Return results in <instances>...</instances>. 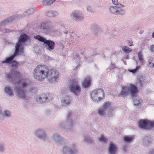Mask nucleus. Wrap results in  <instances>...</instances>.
<instances>
[{"label": "nucleus", "mask_w": 154, "mask_h": 154, "mask_svg": "<svg viewBox=\"0 0 154 154\" xmlns=\"http://www.w3.org/2000/svg\"><path fill=\"white\" fill-rule=\"evenodd\" d=\"M109 11L112 14L114 15H124L125 13L124 10L117 6H112L109 8Z\"/></svg>", "instance_id": "8"}, {"label": "nucleus", "mask_w": 154, "mask_h": 154, "mask_svg": "<svg viewBox=\"0 0 154 154\" xmlns=\"http://www.w3.org/2000/svg\"><path fill=\"white\" fill-rule=\"evenodd\" d=\"M5 116H10V112L8 110H6L5 111Z\"/></svg>", "instance_id": "36"}, {"label": "nucleus", "mask_w": 154, "mask_h": 154, "mask_svg": "<svg viewBox=\"0 0 154 154\" xmlns=\"http://www.w3.org/2000/svg\"><path fill=\"white\" fill-rule=\"evenodd\" d=\"M61 103L62 106H66L70 104V101L68 99H64L62 100Z\"/></svg>", "instance_id": "27"}, {"label": "nucleus", "mask_w": 154, "mask_h": 154, "mask_svg": "<svg viewBox=\"0 0 154 154\" xmlns=\"http://www.w3.org/2000/svg\"><path fill=\"white\" fill-rule=\"evenodd\" d=\"M150 50L151 51L154 52V45H152L151 46Z\"/></svg>", "instance_id": "41"}, {"label": "nucleus", "mask_w": 154, "mask_h": 154, "mask_svg": "<svg viewBox=\"0 0 154 154\" xmlns=\"http://www.w3.org/2000/svg\"><path fill=\"white\" fill-rule=\"evenodd\" d=\"M109 149L111 154H114L116 152L117 149L116 146L114 144H110Z\"/></svg>", "instance_id": "21"}, {"label": "nucleus", "mask_w": 154, "mask_h": 154, "mask_svg": "<svg viewBox=\"0 0 154 154\" xmlns=\"http://www.w3.org/2000/svg\"><path fill=\"white\" fill-rule=\"evenodd\" d=\"M152 37L153 38H154V31L152 33Z\"/></svg>", "instance_id": "49"}, {"label": "nucleus", "mask_w": 154, "mask_h": 154, "mask_svg": "<svg viewBox=\"0 0 154 154\" xmlns=\"http://www.w3.org/2000/svg\"><path fill=\"white\" fill-rule=\"evenodd\" d=\"M71 17L76 21H80L84 19V16L81 11L75 10L73 11L71 14Z\"/></svg>", "instance_id": "11"}, {"label": "nucleus", "mask_w": 154, "mask_h": 154, "mask_svg": "<svg viewBox=\"0 0 154 154\" xmlns=\"http://www.w3.org/2000/svg\"><path fill=\"white\" fill-rule=\"evenodd\" d=\"M56 0H43L42 4L44 5H49L53 3Z\"/></svg>", "instance_id": "23"}, {"label": "nucleus", "mask_w": 154, "mask_h": 154, "mask_svg": "<svg viewBox=\"0 0 154 154\" xmlns=\"http://www.w3.org/2000/svg\"><path fill=\"white\" fill-rule=\"evenodd\" d=\"M18 16V15L17 14L14 15L1 21L0 22V27L12 22Z\"/></svg>", "instance_id": "12"}, {"label": "nucleus", "mask_w": 154, "mask_h": 154, "mask_svg": "<svg viewBox=\"0 0 154 154\" xmlns=\"http://www.w3.org/2000/svg\"><path fill=\"white\" fill-rule=\"evenodd\" d=\"M34 11V10L33 8H30L26 11L23 13V15L25 16H27L30 15L33 13Z\"/></svg>", "instance_id": "26"}, {"label": "nucleus", "mask_w": 154, "mask_h": 154, "mask_svg": "<svg viewBox=\"0 0 154 154\" xmlns=\"http://www.w3.org/2000/svg\"><path fill=\"white\" fill-rule=\"evenodd\" d=\"M139 59L141 61L143 60V56L141 52L140 51L138 54Z\"/></svg>", "instance_id": "33"}, {"label": "nucleus", "mask_w": 154, "mask_h": 154, "mask_svg": "<svg viewBox=\"0 0 154 154\" xmlns=\"http://www.w3.org/2000/svg\"><path fill=\"white\" fill-rule=\"evenodd\" d=\"M12 65V70L6 75V78L11 83L17 85L21 84L22 87L24 88L28 86L29 82L25 79H21L20 72L14 70L17 67L18 63L13 60L10 63Z\"/></svg>", "instance_id": "1"}, {"label": "nucleus", "mask_w": 154, "mask_h": 154, "mask_svg": "<svg viewBox=\"0 0 154 154\" xmlns=\"http://www.w3.org/2000/svg\"><path fill=\"white\" fill-rule=\"evenodd\" d=\"M34 37L39 41L43 42L46 50L51 51L54 49L55 43L51 40H47L45 38L39 35L35 36Z\"/></svg>", "instance_id": "4"}, {"label": "nucleus", "mask_w": 154, "mask_h": 154, "mask_svg": "<svg viewBox=\"0 0 154 154\" xmlns=\"http://www.w3.org/2000/svg\"><path fill=\"white\" fill-rule=\"evenodd\" d=\"M17 92V95L19 96H25V92L21 88L18 87V86L14 88Z\"/></svg>", "instance_id": "20"}, {"label": "nucleus", "mask_w": 154, "mask_h": 154, "mask_svg": "<svg viewBox=\"0 0 154 154\" xmlns=\"http://www.w3.org/2000/svg\"><path fill=\"white\" fill-rule=\"evenodd\" d=\"M28 38V36L25 34H21L15 46V54L18 55L19 53H23L25 42Z\"/></svg>", "instance_id": "3"}, {"label": "nucleus", "mask_w": 154, "mask_h": 154, "mask_svg": "<svg viewBox=\"0 0 154 154\" xmlns=\"http://www.w3.org/2000/svg\"><path fill=\"white\" fill-rule=\"evenodd\" d=\"M45 14L48 16L54 17L57 16L59 14V12L56 11L50 10L46 12Z\"/></svg>", "instance_id": "19"}, {"label": "nucleus", "mask_w": 154, "mask_h": 154, "mask_svg": "<svg viewBox=\"0 0 154 154\" xmlns=\"http://www.w3.org/2000/svg\"><path fill=\"white\" fill-rule=\"evenodd\" d=\"M52 23L50 21H43L40 26V29H42L45 32L49 33L52 31Z\"/></svg>", "instance_id": "10"}, {"label": "nucleus", "mask_w": 154, "mask_h": 154, "mask_svg": "<svg viewBox=\"0 0 154 154\" xmlns=\"http://www.w3.org/2000/svg\"><path fill=\"white\" fill-rule=\"evenodd\" d=\"M50 95V94H49L48 93L46 94H45L44 95H45V96H49Z\"/></svg>", "instance_id": "43"}, {"label": "nucleus", "mask_w": 154, "mask_h": 154, "mask_svg": "<svg viewBox=\"0 0 154 154\" xmlns=\"http://www.w3.org/2000/svg\"><path fill=\"white\" fill-rule=\"evenodd\" d=\"M129 88L125 86H123L122 88V91L120 92L121 95L127 96L129 93Z\"/></svg>", "instance_id": "18"}, {"label": "nucleus", "mask_w": 154, "mask_h": 154, "mask_svg": "<svg viewBox=\"0 0 154 154\" xmlns=\"http://www.w3.org/2000/svg\"><path fill=\"white\" fill-rule=\"evenodd\" d=\"M122 50L125 52L126 53L130 52L132 51V50L129 48L128 47L126 46H125L123 47L122 48Z\"/></svg>", "instance_id": "28"}, {"label": "nucleus", "mask_w": 154, "mask_h": 154, "mask_svg": "<svg viewBox=\"0 0 154 154\" xmlns=\"http://www.w3.org/2000/svg\"><path fill=\"white\" fill-rule=\"evenodd\" d=\"M119 5L121 7H125V6L124 5L121 4L120 3Z\"/></svg>", "instance_id": "45"}, {"label": "nucleus", "mask_w": 154, "mask_h": 154, "mask_svg": "<svg viewBox=\"0 0 154 154\" xmlns=\"http://www.w3.org/2000/svg\"><path fill=\"white\" fill-rule=\"evenodd\" d=\"M112 3L116 6L119 5L120 3L118 2V0H112Z\"/></svg>", "instance_id": "32"}, {"label": "nucleus", "mask_w": 154, "mask_h": 154, "mask_svg": "<svg viewBox=\"0 0 154 154\" xmlns=\"http://www.w3.org/2000/svg\"><path fill=\"white\" fill-rule=\"evenodd\" d=\"M43 135H42V136H39V137H42L43 136H45V133H43Z\"/></svg>", "instance_id": "47"}, {"label": "nucleus", "mask_w": 154, "mask_h": 154, "mask_svg": "<svg viewBox=\"0 0 154 154\" xmlns=\"http://www.w3.org/2000/svg\"><path fill=\"white\" fill-rule=\"evenodd\" d=\"M149 64L150 67L151 68L154 67V62L152 61V60H149Z\"/></svg>", "instance_id": "34"}, {"label": "nucleus", "mask_w": 154, "mask_h": 154, "mask_svg": "<svg viewBox=\"0 0 154 154\" xmlns=\"http://www.w3.org/2000/svg\"><path fill=\"white\" fill-rule=\"evenodd\" d=\"M139 126L142 128L150 129L154 126V121L152 122L148 120H142L138 122Z\"/></svg>", "instance_id": "9"}, {"label": "nucleus", "mask_w": 154, "mask_h": 154, "mask_svg": "<svg viewBox=\"0 0 154 154\" xmlns=\"http://www.w3.org/2000/svg\"><path fill=\"white\" fill-rule=\"evenodd\" d=\"M60 29H61V32L65 35V38L66 39H69L71 37L70 33L68 32L69 29L65 27L64 25H62L61 26Z\"/></svg>", "instance_id": "14"}, {"label": "nucleus", "mask_w": 154, "mask_h": 154, "mask_svg": "<svg viewBox=\"0 0 154 154\" xmlns=\"http://www.w3.org/2000/svg\"><path fill=\"white\" fill-rule=\"evenodd\" d=\"M115 67V65L114 64H112L110 67L111 68L113 69Z\"/></svg>", "instance_id": "42"}, {"label": "nucleus", "mask_w": 154, "mask_h": 154, "mask_svg": "<svg viewBox=\"0 0 154 154\" xmlns=\"http://www.w3.org/2000/svg\"><path fill=\"white\" fill-rule=\"evenodd\" d=\"M111 103L108 102H106L104 103L102 107L100 108L98 111V112L99 115L102 116L106 114L105 111L107 108H108L107 112L109 113L108 116H110L112 115V111L114 110V108L112 107H111Z\"/></svg>", "instance_id": "6"}, {"label": "nucleus", "mask_w": 154, "mask_h": 154, "mask_svg": "<svg viewBox=\"0 0 154 154\" xmlns=\"http://www.w3.org/2000/svg\"><path fill=\"white\" fill-rule=\"evenodd\" d=\"M137 85H139L140 87H142L143 85V83L142 82L140 81L137 82Z\"/></svg>", "instance_id": "39"}, {"label": "nucleus", "mask_w": 154, "mask_h": 154, "mask_svg": "<svg viewBox=\"0 0 154 154\" xmlns=\"http://www.w3.org/2000/svg\"><path fill=\"white\" fill-rule=\"evenodd\" d=\"M17 55L16 54H15V53H14V54L11 56L7 58L4 61H2L0 62V66H3L4 64L5 63H7L8 64H10V63L12 61V60L14 58V57Z\"/></svg>", "instance_id": "15"}, {"label": "nucleus", "mask_w": 154, "mask_h": 154, "mask_svg": "<svg viewBox=\"0 0 154 154\" xmlns=\"http://www.w3.org/2000/svg\"><path fill=\"white\" fill-rule=\"evenodd\" d=\"M138 69V67H137L136 68L134 69L129 70V71L130 72H131L132 73H134L135 72H136L137 71Z\"/></svg>", "instance_id": "38"}, {"label": "nucleus", "mask_w": 154, "mask_h": 154, "mask_svg": "<svg viewBox=\"0 0 154 154\" xmlns=\"http://www.w3.org/2000/svg\"><path fill=\"white\" fill-rule=\"evenodd\" d=\"M86 9L87 11L89 12H92L93 11L92 8L90 6H88L86 8Z\"/></svg>", "instance_id": "37"}, {"label": "nucleus", "mask_w": 154, "mask_h": 154, "mask_svg": "<svg viewBox=\"0 0 154 154\" xmlns=\"http://www.w3.org/2000/svg\"><path fill=\"white\" fill-rule=\"evenodd\" d=\"M130 86L129 91L130 94L131 96H135L138 92L137 88L135 85H131Z\"/></svg>", "instance_id": "17"}, {"label": "nucleus", "mask_w": 154, "mask_h": 154, "mask_svg": "<svg viewBox=\"0 0 154 154\" xmlns=\"http://www.w3.org/2000/svg\"><path fill=\"white\" fill-rule=\"evenodd\" d=\"M4 91L5 93L8 94L9 95L12 96L13 95V90L11 89L10 87L8 86L5 87L4 88Z\"/></svg>", "instance_id": "22"}, {"label": "nucleus", "mask_w": 154, "mask_h": 154, "mask_svg": "<svg viewBox=\"0 0 154 154\" xmlns=\"http://www.w3.org/2000/svg\"><path fill=\"white\" fill-rule=\"evenodd\" d=\"M34 91H35V89L34 88H32V89H31V91L33 92Z\"/></svg>", "instance_id": "44"}, {"label": "nucleus", "mask_w": 154, "mask_h": 154, "mask_svg": "<svg viewBox=\"0 0 154 154\" xmlns=\"http://www.w3.org/2000/svg\"><path fill=\"white\" fill-rule=\"evenodd\" d=\"M91 82V78L89 76H87L85 78L82 83V85L84 88H87L89 87Z\"/></svg>", "instance_id": "16"}, {"label": "nucleus", "mask_w": 154, "mask_h": 154, "mask_svg": "<svg viewBox=\"0 0 154 154\" xmlns=\"http://www.w3.org/2000/svg\"><path fill=\"white\" fill-rule=\"evenodd\" d=\"M48 97H39L37 99V101L39 103H43L46 102L47 100Z\"/></svg>", "instance_id": "25"}, {"label": "nucleus", "mask_w": 154, "mask_h": 154, "mask_svg": "<svg viewBox=\"0 0 154 154\" xmlns=\"http://www.w3.org/2000/svg\"><path fill=\"white\" fill-rule=\"evenodd\" d=\"M59 74L55 69H49L47 78L48 81L51 83H55L58 82Z\"/></svg>", "instance_id": "5"}, {"label": "nucleus", "mask_w": 154, "mask_h": 154, "mask_svg": "<svg viewBox=\"0 0 154 154\" xmlns=\"http://www.w3.org/2000/svg\"><path fill=\"white\" fill-rule=\"evenodd\" d=\"M92 100L95 102L100 101L102 98L101 99L100 97H91Z\"/></svg>", "instance_id": "31"}, {"label": "nucleus", "mask_w": 154, "mask_h": 154, "mask_svg": "<svg viewBox=\"0 0 154 154\" xmlns=\"http://www.w3.org/2000/svg\"><path fill=\"white\" fill-rule=\"evenodd\" d=\"M75 56L76 57H74V60L75 62L79 61L80 59L79 58V55L78 54H76L74 56Z\"/></svg>", "instance_id": "35"}, {"label": "nucleus", "mask_w": 154, "mask_h": 154, "mask_svg": "<svg viewBox=\"0 0 154 154\" xmlns=\"http://www.w3.org/2000/svg\"><path fill=\"white\" fill-rule=\"evenodd\" d=\"M133 100V103L135 105L140 106V100L139 97H133L132 98Z\"/></svg>", "instance_id": "24"}, {"label": "nucleus", "mask_w": 154, "mask_h": 154, "mask_svg": "<svg viewBox=\"0 0 154 154\" xmlns=\"http://www.w3.org/2000/svg\"><path fill=\"white\" fill-rule=\"evenodd\" d=\"M66 147H64L63 148V152L64 151H66Z\"/></svg>", "instance_id": "46"}, {"label": "nucleus", "mask_w": 154, "mask_h": 154, "mask_svg": "<svg viewBox=\"0 0 154 154\" xmlns=\"http://www.w3.org/2000/svg\"><path fill=\"white\" fill-rule=\"evenodd\" d=\"M133 137H131L125 136L124 137V140L126 142H130L132 139Z\"/></svg>", "instance_id": "29"}, {"label": "nucleus", "mask_w": 154, "mask_h": 154, "mask_svg": "<svg viewBox=\"0 0 154 154\" xmlns=\"http://www.w3.org/2000/svg\"><path fill=\"white\" fill-rule=\"evenodd\" d=\"M132 42L131 41H128V44L130 46L132 45Z\"/></svg>", "instance_id": "40"}, {"label": "nucleus", "mask_w": 154, "mask_h": 154, "mask_svg": "<svg viewBox=\"0 0 154 154\" xmlns=\"http://www.w3.org/2000/svg\"><path fill=\"white\" fill-rule=\"evenodd\" d=\"M152 61H153V62H154V59H152Z\"/></svg>", "instance_id": "50"}, {"label": "nucleus", "mask_w": 154, "mask_h": 154, "mask_svg": "<svg viewBox=\"0 0 154 154\" xmlns=\"http://www.w3.org/2000/svg\"><path fill=\"white\" fill-rule=\"evenodd\" d=\"M68 151H69V150H68ZM69 152L71 154H72L73 153V152H72V151L70 149V150H69Z\"/></svg>", "instance_id": "48"}, {"label": "nucleus", "mask_w": 154, "mask_h": 154, "mask_svg": "<svg viewBox=\"0 0 154 154\" xmlns=\"http://www.w3.org/2000/svg\"><path fill=\"white\" fill-rule=\"evenodd\" d=\"M90 94L91 96H104L105 95L103 90L101 88L95 89L92 91L90 92Z\"/></svg>", "instance_id": "13"}, {"label": "nucleus", "mask_w": 154, "mask_h": 154, "mask_svg": "<svg viewBox=\"0 0 154 154\" xmlns=\"http://www.w3.org/2000/svg\"><path fill=\"white\" fill-rule=\"evenodd\" d=\"M140 34H141L142 33L141 32H140Z\"/></svg>", "instance_id": "51"}, {"label": "nucleus", "mask_w": 154, "mask_h": 154, "mask_svg": "<svg viewBox=\"0 0 154 154\" xmlns=\"http://www.w3.org/2000/svg\"><path fill=\"white\" fill-rule=\"evenodd\" d=\"M99 140L100 141L105 143L107 141V139L104 137L103 135H101L100 137L99 138Z\"/></svg>", "instance_id": "30"}, {"label": "nucleus", "mask_w": 154, "mask_h": 154, "mask_svg": "<svg viewBox=\"0 0 154 154\" xmlns=\"http://www.w3.org/2000/svg\"><path fill=\"white\" fill-rule=\"evenodd\" d=\"M49 69L46 65H38L34 69V77L35 79L41 81L47 78Z\"/></svg>", "instance_id": "2"}, {"label": "nucleus", "mask_w": 154, "mask_h": 154, "mask_svg": "<svg viewBox=\"0 0 154 154\" xmlns=\"http://www.w3.org/2000/svg\"><path fill=\"white\" fill-rule=\"evenodd\" d=\"M69 91L77 95L81 91V88L78 82L75 81H72L68 86Z\"/></svg>", "instance_id": "7"}]
</instances>
